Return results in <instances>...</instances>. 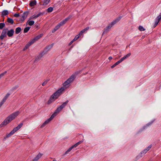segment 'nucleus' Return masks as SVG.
<instances>
[{
	"mask_svg": "<svg viewBox=\"0 0 161 161\" xmlns=\"http://www.w3.org/2000/svg\"><path fill=\"white\" fill-rule=\"evenodd\" d=\"M53 43H52L51 45L47 46L45 48L42 52L43 53H45V54H46L47 53V52L50 50V49L53 47Z\"/></svg>",
	"mask_w": 161,
	"mask_h": 161,
	"instance_id": "nucleus-8",
	"label": "nucleus"
},
{
	"mask_svg": "<svg viewBox=\"0 0 161 161\" xmlns=\"http://www.w3.org/2000/svg\"><path fill=\"white\" fill-rule=\"evenodd\" d=\"M139 30L141 31H143L145 30V29L142 26H139Z\"/></svg>",
	"mask_w": 161,
	"mask_h": 161,
	"instance_id": "nucleus-31",
	"label": "nucleus"
},
{
	"mask_svg": "<svg viewBox=\"0 0 161 161\" xmlns=\"http://www.w3.org/2000/svg\"><path fill=\"white\" fill-rule=\"evenodd\" d=\"M31 27H27L25 28L24 30V33H26L28 32V31L29 30Z\"/></svg>",
	"mask_w": 161,
	"mask_h": 161,
	"instance_id": "nucleus-25",
	"label": "nucleus"
},
{
	"mask_svg": "<svg viewBox=\"0 0 161 161\" xmlns=\"http://www.w3.org/2000/svg\"><path fill=\"white\" fill-rule=\"evenodd\" d=\"M161 19V13H160L159 15L157 16L155 19L157 20H158L159 22Z\"/></svg>",
	"mask_w": 161,
	"mask_h": 161,
	"instance_id": "nucleus-28",
	"label": "nucleus"
},
{
	"mask_svg": "<svg viewBox=\"0 0 161 161\" xmlns=\"http://www.w3.org/2000/svg\"><path fill=\"white\" fill-rule=\"evenodd\" d=\"M14 16L15 17H18L19 16V14H14Z\"/></svg>",
	"mask_w": 161,
	"mask_h": 161,
	"instance_id": "nucleus-46",
	"label": "nucleus"
},
{
	"mask_svg": "<svg viewBox=\"0 0 161 161\" xmlns=\"http://www.w3.org/2000/svg\"><path fill=\"white\" fill-rule=\"evenodd\" d=\"M78 144H77V143H76L75 144V145H73L72 146V147L73 148H74V147H77L78 146Z\"/></svg>",
	"mask_w": 161,
	"mask_h": 161,
	"instance_id": "nucleus-51",
	"label": "nucleus"
},
{
	"mask_svg": "<svg viewBox=\"0 0 161 161\" xmlns=\"http://www.w3.org/2000/svg\"><path fill=\"white\" fill-rule=\"evenodd\" d=\"M121 16H120L118 18L116 19L115 20L113 21L108 25V26L107 27V28L109 30L114 25L121 19Z\"/></svg>",
	"mask_w": 161,
	"mask_h": 161,
	"instance_id": "nucleus-5",
	"label": "nucleus"
},
{
	"mask_svg": "<svg viewBox=\"0 0 161 161\" xmlns=\"http://www.w3.org/2000/svg\"><path fill=\"white\" fill-rule=\"evenodd\" d=\"M36 41H35V40L33 38L32 40H31L28 43L29 44H31V45L34 43Z\"/></svg>",
	"mask_w": 161,
	"mask_h": 161,
	"instance_id": "nucleus-37",
	"label": "nucleus"
},
{
	"mask_svg": "<svg viewBox=\"0 0 161 161\" xmlns=\"http://www.w3.org/2000/svg\"><path fill=\"white\" fill-rule=\"evenodd\" d=\"M10 95V94L9 93H8L6 96L4 97L3 98V99L2 101L4 103L7 100L8 98L9 97V96Z\"/></svg>",
	"mask_w": 161,
	"mask_h": 161,
	"instance_id": "nucleus-18",
	"label": "nucleus"
},
{
	"mask_svg": "<svg viewBox=\"0 0 161 161\" xmlns=\"http://www.w3.org/2000/svg\"><path fill=\"white\" fill-rule=\"evenodd\" d=\"M4 103L2 101H1L0 103V108L1 107V106Z\"/></svg>",
	"mask_w": 161,
	"mask_h": 161,
	"instance_id": "nucleus-55",
	"label": "nucleus"
},
{
	"mask_svg": "<svg viewBox=\"0 0 161 161\" xmlns=\"http://www.w3.org/2000/svg\"><path fill=\"white\" fill-rule=\"evenodd\" d=\"M159 21H158V20H157L156 19H155V22L154 24V27H156L157 25H158V24L159 23Z\"/></svg>",
	"mask_w": 161,
	"mask_h": 161,
	"instance_id": "nucleus-38",
	"label": "nucleus"
},
{
	"mask_svg": "<svg viewBox=\"0 0 161 161\" xmlns=\"http://www.w3.org/2000/svg\"><path fill=\"white\" fill-rule=\"evenodd\" d=\"M21 28L19 27H18L17 28L15 31V32L16 34H18L21 31Z\"/></svg>",
	"mask_w": 161,
	"mask_h": 161,
	"instance_id": "nucleus-20",
	"label": "nucleus"
},
{
	"mask_svg": "<svg viewBox=\"0 0 161 161\" xmlns=\"http://www.w3.org/2000/svg\"><path fill=\"white\" fill-rule=\"evenodd\" d=\"M116 65L115 64H113L112 66H111V68H113L115 66H116Z\"/></svg>",
	"mask_w": 161,
	"mask_h": 161,
	"instance_id": "nucleus-57",
	"label": "nucleus"
},
{
	"mask_svg": "<svg viewBox=\"0 0 161 161\" xmlns=\"http://www.w3.org/2000/svg\"><path fill=\"white\" fill-rule=\"evenodd\" d=\"M8 22L11 24H13L14 23V21L13 19L9 18H8Z\"/></svg>",
	"mask_w": 161,
	"mask_h": 161,
	"instance_id": "nucleus-27",
	"label": "nucleus"
},
{
	"mask_svg": "<svg viewBox=\"0 0 161 161\" xmlns=\"http://www.w3.org/2000/svg\"><path fill=\"white\" fill-rule=\"evenodd\" d=\"M49 80H45V81H44L42 84V86H45V85H46L47 82Z\"/></svg>",
	"mask_w": 161,
	"mask_h": 161,
	"instance_id": "nucleus-43",
	"label": "nucleus"
},
{
	"mask_svg": "<svg viewBox=\"0 0 161 161\" xmlns=\"http://www.w3.org/2000/svg\"><path fill=\"white\" fill-rule=\"evenodd\" d=\"M43 155V154L39 153L36 156L37 158L39 159Z\"/></svg>",
	"mask_w": 161,
	"mask_h": 161,
	"instance_id": "nucleus-34",
	"label": "nucleus"
},
{
	"mask_svg": "<svg viewBox=\"0 0 161 161\" xmlns=\"http://www.w3.org/2000/svg\"><path fill=\"white\" fill-rule=\"evenodd\" d=\"M75 39H74L72 41H71L72 42V43H73L75 41Z\"/></svg>",
	"mask_w": 161,
	"mask_h": 161,
	"instance_id": "nucleus-63",
	"label": "nucleus"
},
{
	"mask_svg": "<svg viewBox=\"0 0 161 161\" xmlns=\"http://www.w3.org/2000/svg\"><path fill=\"white\" fill-rule=\"evenodd\" d=\"M54 117L52 115L51 116V117L46 120L44 122L41 126V128L43 127L46 125L48 124L52 120Z\"/></svg>",
	"mask_w": 161,
	"mask_h": 161,
	"instance_id": "nucleus-7",
	"label": "nucleus"
},
{
	"mask_svg": "<svg viewBox=\"0 0 161 161\" xmlns=\"http://www.w3.org/2000/svg\"><path fill=\"white\" fill-rule=\"evenodd\" d=\"M64 90V88L63 87H61L58 90L51 96L47 102V104H49L54 101L60 95Z\"/></svg>",
	"mask_w": 161,
	"mask_h": 161,
	"instance_id": "nucleus-2",
	"label": "nucleus"
},
{
	"mask_svg": "<svg viewBox=\"0 0 161 161\" xmlns=\"http://www.w3.org/2000/svg\"><path fill=\"white\" fill-rule=\"evenodd\" d=\"M89 27H87L86 28H85V29H86V30L87 31L89 29Z\"/></svg>",
	"mask_w": 161,
	"mask_h": 161,
	"instance_id": "nucleus-60",
	"label": "nucleus"
},
{
	"mask_svg": "<svg viewBox=\"0 0 161 161\" xmlns=\"http://www.w3.org/2000/svg\"><path fill=\"white\" fill-rule=\"evenodd\" d=\"M131 55V53H128L126 55L122 57L119 60L121 62H122L123 60L129 57Z\"/></svg>",
	"mask_w": 161,
	"mask_h": 161,
	"instance_id": "nucleus-15",
	"label": "nucleus"
},
{
	"mask_svg": "<svg viewBox=\"0 0 161 161\" xmlns=\"http://www.w3.org/2000/svg\"><path fill=\"white\" fill-rule=\"evenodd\" d=\"M112 58L111 56L109 57L108 58V59L110 60H111L112 59Z\"/></svg>",
	"mask_w": 161,
	"mask_h": 161,
	"instance_id": "nucleus-59",
	"label": "nucleus"
},
{
	"mask_svg": "<svg viewBox=\"0 0 161 161\" xmlns=\"http://www.w3.org/2000/svg\"><path fill=\"white\" fill-rule=\"evenodd\" d=\"M39 159L37 158V157L36 156L33 160L32 161H37Z\"/></svg>",
	"mask_w": 161,
	"mask_h": 161,
	"instance_id": "nucleus-52",
	"label": "nucleus"
},
{
	"mask_svg": "<svg viewBox=\"0 0 161 161\" xmlns=\"http://www.w3.org/2000/svg\"><path fill=\"white\" fill-rule=\"evenodd\" d=\"M56 31L55 30L54 28V29L52 30V33H54Z\"/></svg>",
	"mask_w": 161,
	"mask_h": 161,
	"instance_id": "nucleus-58",
	"label": "nucleus"
},
{
	"mask_svg": "<svg viewBox=\"0 0 161 161\" xmlns=\"http://www.w3.org/2000/svg\"><path fill=\"white\" fill-rule=\"evenodd\" d=\"M153 123V122H150L147 124L146 125V126H144L143 127V129H145V127H146V126H148L149 125H150Z\"/></svg>",
	"mask_w": 161,
	"mask_h": 161,
	"instance_id": "nucleus-45",
	"label": "nucleus"
},
{
	"mask_svg": "<svg viewBox=\"0 0 161 161\" xmlns=\"http://www.w3.org/2000/svg\"><path fill=\"white\" fill-rule=\"evenodd\" d=\"M71 18V17L69 16L68 17L66 18L65 19L61 21L59 24L60 26L64 25L66 22L68 21Z\"/></svg>",
	"mask_w": 161,
	"mask_h": 161,
	"instance_id": "nucleus-14",
	"label": "nucleus"
},
{
	"mask_svg": "<svg viewBox=\"0 0 161 161\" xmlns=\"http://www.w3.org/2000/svg\"><path fill=\"white\" fill-rule=\"evenodd\" d=\"M72 43H73L71 41L69 44V46Z\"/></svg>",
	"mask_w": 161,
	"mask_h": 161,
	"instance_id": "nucleus-61",
	"label": "nucleus"
},
{
	"mask_svg": "<svg viewBox=\"0 0 161 161\" xmlns=\"http://www.w3.org/2000/svg\"><path fill=\"white\" fill-rule=\"evenodd\" d=\"M5 26V24L4 23H0V29H2Z\"/></svg>",
	"mask_w": 161,
	"mask_h": 161,
	"instance_id": "nucleus-30",
	"label": "nucleus"
},
{
	"mask_svg": "<svg viewBox=\"0 0 161 161\" xmlns=\"http://www.w3.org/2000/svg\"><path fill=\"white\" fill-rule=\"evenodd\" d=\"M53 10V8L52 7H50L48 8L47 9V11L48 13H50L52 12Z\"/></svg>",
	"mask_w": 161,
	"mask_h": 161,
	"instance_id": "nucleus-26",
	"label": "nucleus"
},
{
	"mask_svg": "<svg viewBox=\"0 0 161 161\" xmlns=\"http://www.w3.org/2000/svg\"><path fill=\"white\" fill-rule=\"evenodd\" d=\"M79 38V36H78V35H77L76 36H75L74 38V39H75V40L76 41V40L78 39Z\"/></svg>",
	"mask_w": 161,
	"mask_h": 161,
	"instance_id": "nucleus-48",
	"label": "nucleus"
},
{
	"mask_svg": "<svg viewBox=\"0 0 161 161\" xmlns=\"http://www.w3.org/2000/svg\"><path fill=\"white\" fill-rule=\"evenodd\" d=\"M45 54V53H43L42 52V53H40L38 56H37L34 61V62H36V61H38L39 60L41 59V58Z\"/></svg>",
	"mask_w": 161,
	"mask_h": 161,
	"instance_id": "nucleus-12",
	"label": "nucleus"
},
{
	"mask_svg": "<svg viewBox=\"0 0 161 161\" xmlns=\"http://www.w3.org/2000/svg\"><path fill=\"white\" fill-rule=\"evenodd\" d=\"M23 124L22 123H21L19 124L16 127L14 128L13 130L11 131L9 134H7L6 135V137H4L5 139L8 138L14 134L16 131L19 129L22 126Z\"/></svg>",
	"mask_w": 161,
	"mask_h": 161,
	"instance_id": "nucleus-3",
	"label": "nucleus"
},
{
	"mask_svg": "<svg viewBox=\"0 0 161 161\" xmlns=\"http://www.w3.org/2000/svg\"><path fill=\"white\" fill-rule=\"evenodd\" d=\"M87 31L86 30V29H84L83 30H82L81 31L83 32V33H84L85 32H86V31Z\"/></svg>",
	"mask_w": 161,
	"mask_h": 161,
	"instance_id": "nucleus-56",
	"label": "nucleus"
},
{
	"mask_svg": "<svg viewBox=\"0 0 161 161\" xmlns=\"http://www.w3.org/2000/svg\"><path fill=\"white\" fill-rule=\"evenodd\" d=\"M36 18H36V15H34L32 16L31 17H30L29 18V20H31V19H36Z\"/></svg>",
	"mask_w": 161,
	"mask_h": 161,
	"instance_id": "nucleus-40",
	"label": "nucleus"
},
{
	"mask_svg": "<svg viewBox=\"0 0 161 161\" xmlns=\"http://www.w3.org/2000/svg\"><path fill=\"white\" fill-rule=\"evenodd\" d=\"M50 0H44L43 5L46 6L49 3Z\"/></svg>",
	"mask_w": 161,
	"mask_h": 161,
	"instance_id": "nucleus-23",
	"label": "nucleus"
},
{
	"mask_svg": "<svg viewBox=\"0 0 161 161\" xmlns=\"http://www.w3.org/2000/svg\"><path fill=\"white\" fill-rule=\"evenodd\" d=\"M131 55V53H128L126 55L122 57L119 60L121 62H122L123 60L129 57Z\"/></svg>",
	"mask_w": 161,
	"mask_h": 161,
	"instance_id": "nucleus-17",
	"label": "nucleus"
},
{
	"mask_svg": "<svg viewBox=\"0 0 161 161\" xmlns=\"http://www.w3.org/2000/svg\"><path fill=\"white\" fill-rule=\"evenodd\" d=\"M20 113L19 111H16L8 116L0 125V128L7 125L11 121L14 119Z\"/></svg>",
	"mask_w": 161,
	"mask_h": 161,
	"instance_id": "nucleus-1",
	"label": "nucleus"
},
{
	"mask_svg": "<svg viewBox=\"0 0 161 161\" xmlns=\"http://www.w3.org/2000/svg\"><path fill=\"white\" fill-rule=\"evenodd\" d=\"M14 33V30L13 29H11L9 30H8L7 31V34L9 37H12L13 36Z\"/></svg>",
	"mask_w": 161,
	"mask_h": 161,
	"instance_id": "nucleus-13",
	"label": "nucleus"
},
{
	"mask_svg": "<svg viewBox=\"0 0 161 161\" xmlns=\"http://www.w3.org/2000/svg\"><path fill=\"white\" fill-rule=\"evenodd\" d=\"M42 36H43V34H41L39 35H38V36H36L35 37L38 40L39 39H40V38H41Z\"/></svg>",
	"mask_w": 161,
	"mask_h": 161,
	"instance_id": "nucleus-29",
	"label": "nucleus"
},
{
	"mask_svg": "<svg viewBox=\"0 0 161 161\" xmlns=\"http://www.w3.org/2000/svg\"><path fill=\"white\" fill-rule=\"evenodd\" d=\"M148 151V150L146 149V148L141 153V154H142V153H143L144 154H145L147 151Z\"/></svg>",
	"mask_w": 161,
	"mask_h": 161,
	"instance_id": "nucleus-42",
	"label": "nucleus"
},
{
	"mask_svg": "<svg viewBox=\"0 0 161 161\" xmlns=\"http://www.w3.org/2000/svg\"><path fill=\"white\" fill-rule=\"evenodd\" d=\"M7 29H4L2 32L1 35L0 36V39L2 40L3 38L7 36Z\"/></svg>",
	"mask_w": 161,
	"mask_h": 161,
	"instance_id": "nucleus-9",
	"label": "nucleus"
},
{
	"mask_svg": "<svg viewBox=\"0 0 161 161\" xmlns=\"http://www.w3.org/2000/svg\"><path fill=\"white\" fill-rule=\"evenodd\" d=\"M31 46V44H29V43H28L27 44L26 46H25V47L23 49L24 51L25 50L27 49L29 47Z\"/></svg>",
	"mask_w": 161,
	"mask_h": 161,
	"instance_id": "nucleus-32",
	"label": "nucleus"
},
{
	"mask_svg": "<svg viewBox=\"0 0 161 161\" xmlns=\"http://www.w3.org/2000/svg\"><path fill=\"white\" fill-rule=\"evenodd\" d=\"M27 23H28V24L29 25H30V26H31V25H33L34 24L35 22H34V21H33V20L30 21V20H28L27 21Z\"/></svg>",
	"mask_w": 161,
	"mask_h": 161,
	"instance_id": "nucleus-24",
	"label": "nucleus"
},
{
	"mask_svg": "<svg viewBox=\"0 0 161 161\" xmlns=\"http://www.w3.org/2000/svg\"><path fill=\"white\" fill-rule=\"evenodd\" d=\"M73 148L71 147L68 150H67L65 152V154H67L69 152H70Z\"/></svg>",
	"mask_w": 161,
	"mask_h": 161,
	"instance_id": "nucleus-35",
	"label": "nucleus"
},
{
	"mask_svg": "<svg viewBox=\"0 0 161 161\" xmlns=\"http://www.w3.org/2000/svg\"><path fill=\"white\" fill-rule=\"evenodd\" d=\"M7 71H5L3 73H1V74H0V78L1 77H2L4 75L7 73Z\"/></svg>",
	"mask_w": 161,
	"mask_h": 161,
	"instance_id": "nucleus-44",
	"label": "nucleus"
},
{
	"mask_svg": "<svg viewBox=\"0 0 161 161\" xmlns=\"http://www.w3.org/2000/svg\"><path fill=\"white\" fill-rule=\"evenodd\" d=\"M69 101L67 100L66 102L64 103L61 105L60 106V107L63 109L66 106L67 103H68Z\"/></svg>",
	"mask_w": 161,
	"mask_h": 161,
	"instance_id": "nucleus-21",
	"label": "nucleus"
},
{
	"mask_svg": "<svg viewBox=\"0 0 161 161\" xmlns=\"http://www.w3.org/2000/svg\"><path fill=\"white\" fill-rule=\"evenodd\" d=\"M109 30L106 27V29H104V31L103 33V34L107 33L109 31Z\"/></svg>",
	"mask_w": 161,
	"mask_h": 161,
	"instance_id": "nucleus-41",
	"label": "nucleus"
},
{
	"mask_svg": "<svg viewBox=\"0 0 161 161\" xmlns=\"http://www.w3.org/2000/svg\"><path fill=\"white\" fill-rule=\"evenodd\" d=\"M62 109H63L60 107V106H59L57 108L54 113L52 115L53 116V117H55Z\"/></svg>",
	"mask_w": 161,
	"mask_h": 161,
	"instance_id": "nucleus-11",
	"label": "nucleus"
},
{
	"mask_svg": "<svg viewBox=\"0 0 161 161\" xmlns=\"http://www.w3.org/2000/svg\"><path fill=\"white\" fill-rule=\"evenodd\" d=\"M18 86H15V89H16L18 88Z\"/></svg>",
	"mask_w": 161,
	"mask_h": 161,
	"instance_id": "nucleus-64",
	"label": "nucleus"
},
{
	"mask_svg": "<svg viewBox=\"0 0 161 161\" xmlns=\"http://www.w3.org/2000/svg\"><path fill=\"white\" fill-rule=\"evenodd\" d=\"M83 33L81 31L79 33V34L77 35L78 36H79V37H80L83 34Z\"/></svg>",
	"mask_w": 161,
	"mask_h": 161,
	"instance_id": "nucleus-47",
	"label": "nucleus"
},
{
	"mask_svg": "<svg viewBox=\"0 0 161 161\" xmlns=\"http://www.w3.org/2000/svg\"><path fill=\"white\" fill-rule=\"evenodd\" d=\"M152 147V145H149L147 148L146 149L149 151L150 149Z\"/></svg>",
	"mask_w": 161,
	"mask_h": 161,
	"instance_id": "nucleus-49",
	"label": "nucleus"
},
{
	"mask_svg": "<svg viewBox=\"0 0 161 161\" xmlns=\"http://www.w3.org/2000/svg\"><path fill=\"white\" fill-rule=\"evenodd\" d=\"M83 142V141H81L79 142H77V143L78 145H79L82 142Z\"/></svg>",
	"mask_w": 161,
	"mask_h": 161,
	"instance_id": "nucleus-54",
	"label": "nucleus"
},
{
	"mask_svg": "<svg viewBox=\"0 0 161 161\" xmlns=\"http://www.w3.org/2000/svg\"><path fill=\"white\" fill-rule=\"evenodd\" d=\"M131 55V53H128L126 55L122 57L119 60L121 62H122L123 60L129 57Z\"/></svg>",
	"mask_w": 161,
	"mask_h": 161,
	"instance_id": "nucleus-16",
	"label": "nucleus"
},
{
	"mask_svg": "<svg viewBox=\"0 0 161 161\" xmlns=\"http://www.w3.org/2000/svg\"><path fill=\"white\" fill-rule=\"evenodd\" d=\"M75 75H72L63 83L64 86H66L75 80Z\"/></svg>",
	"mask_w": 161,
	"mask_h": 161,
	"instance_id": "nucleus-4",
	"label": "nucleus"
},
{
	"mask_svg": "<svg viewBox=\"0 0 161 161\" xmlns=\"http://www.w3.org/2000/svg\"><path fill=\"white\" fill-rule=\"evenodd\" d=\"M121 63V62H120V61L119 60L116 63H115L114 64L116 65H116H118L119 64H120Z\"/></svg>",
	"mask_w": 161,
	"mask_h": 161,
	"instance_id": "nucleus-50",
	"label": "nucleus"
},
{
	"mask_svg": "<svg viewBox=\"0 0 161 161\" xmlns=\"http://www.w3.org/2000/svg\"><path fill=\"white\" fill-rule=\"evenodd\" d=\"M29 13L28 12H25L23 14L20 16V20L21 21H23L25 20L26 18L27 17Z\"/></svg>",
	"mask_w": 161,
	"mask_h": 161,
	"instance_id": "nucleus-6",
	"label": "nucleus"
},
{
	"mask_svg": "<svg viewBox=\"0 0 161 161\" xmlns=\"http://www.w3.org/2000/svg\"><path fill=\"white\" fill-rule=\"evenodd\" d=\"M60 25L58 24V25H57L54 28V29L56 30V31L60 27Z\"/></svg>",
	"mask_w": 161,
	"mask_h": 161,
	"instance_id": "nucleus-39",
	"label": "nucleus"
},
{
	"mask_svg": "<svg viewBox=\"0 0 161 161\" xmlns=\"http://www.w3.org/2000/svg\"><path fill=\"white\" fill-rule=\"evenodd\" d=\"M36 4V1H31L30 3V5L31 6H34Z\"/></svg>",
	"mask_w": 161,
	"mask_h": 161,
	"instance_id": "nucleus-19",
	"label": "nucleus"
},
{
	"mask_svg": "<svg viewBox=\"0 0 161 161\" xmlns=\"http://www.w3.org/2000/svg\"><path fill=\"white\" fill-rule=\"evenodd\" d=\"M36 41H35V40L33 38L32 40H31L28 43L29 44H31V45L34 43Z\"/></svg>",
	"mask_w": 161,
	"mask_h": 161,
	"instance_id": "nucleus-36",
	"label": "nucleus"
},
{
	"mask_svg": "<svg viewBox=\"0 0 161 161\" xmlns=\"http://www.w3.org/2000/svg\"><path fill=\"white\" fill-rule=\"evenodd\" d=\"M8 14V10H4L2 11V15L3 16H5L6 15Z\"/></svg>",
	"mask_w": 161,
	"mask_h": 161,
	"instance_id": "nucleus-22",
	"label": "nucleus"
},
{
	"mask_svg": "<svg viewBox=\"0 0 161 161\" xmlns=\"http://www.w3.org/2000/svg\"><path fill=\"white\" fill-rule=\"evenodd\" d=\"M75 39H74L72 41H71L72 42V43H73L75 41Z\"/></svg>",
	"mask_w": 161,
	"mask_h": 161,
	"instance_id": "nucleus-62",
	"label": "nucleus"
},
{
	"mask_svg": "<svg viewBox=\"0 0 161 161\" xmlns=\"http://www.w3.org/2000/svg\"><path fill=\"white\" fill-rule=\"evenodd\" d=\"M43 155V154L39 153L36 156L37 158L39 159Z\"/></svg>",
	"mask_w": 161,
	"mask_h": 161,
	"instance_id": "nucleus-33",
	"label": "nucleus"
},
{
	"mask_svg": "<svg viewBox=\"0 0 161 161\" xmlns=\"http://www.w3.org/2000/svg\"><path fill=\"white\" fill-rule=\"evenodd\" d=\"M41 14H42L41 13H38V14L36 15V18H37L38 17H39L40 15H41Z\"/></svg>",
	"mask_w": 161,
	"mask_h": 161,
	"instance_id": "nucleus-53",
	"label": "nucleus"
},
{
	"mask_svg": "<svg viewBox=\"0 0 161 161\" xmlns=\"http://www.w3.org/2000/svg\"><path fill=\"white\" fill-rule=\"evenodd\" d=\"M62 109H63L60 107V106H59L57 108L54 113L52 115L53 116V117H55Z\"/></svg>",
	"mask_w": 161,
	"mask_h": 161,
	"instance_id": "nucleus-10",
	"label": "nucleus"
}]
</instances>
